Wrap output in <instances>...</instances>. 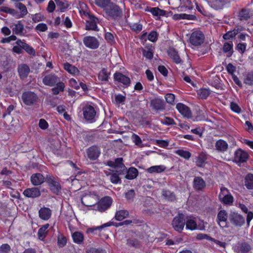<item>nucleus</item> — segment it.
<instances>
[{
  "label": "nucleus",
  "instance_id": "nucleus-14",
  "mask_svg": "<svg viewBox=\"0 0 253 253\" xmlns=\"http://www.w3.org/2000/svg\"><path fill=\"white\" fill-rule=\"evenodd\" d=\"M17 71L21 80L26 79L30 72L29 66L26 64H21L18 66Z\"/></svg>",
  "mask_w": 253,
  "mask_h": 253
},
{
  "label": "nucleus",
  "instance_id": "nucleus-33",
  "mask_svg": "<svg viewBox=\"0 0 253 253\" xmlns=\"http://www.w3.org/2000/svg\"><path fill=\"white\" fill-rule=\"evenodd\" d=\"M138 174V170L136 168H130L128 169L127 174L126 176V178L128 179H133Z\"/></svg>",
  "mask_w": 253,
  "mask_h": 253
},
{
  "label": "nucleus",
  "instance_id": "nucleus-23",
  "mask_svg": "<svg viewBox=\"0 0 253 253\" xmlns=\"http://www.w3.org/2000/svg\"><path fill=\"white\" fill-rule=\"evenodd\" d=\"M31 181L33 185H39L44 181V178L41 173H35L31 176Z\"/></svg>",
  "mask_w": 253,
  "mask_h": 253
},
{
  "label": "nucleus",
  "instance_id": "nucleus-31",
  "mask_svg": "<svg viewBox=\"0 0 253 253\" xmlns=\"http://www.w3.org/2000/svg\"><path fill=\"white\" fill-rule=\"evenodd\" d=\"M13 32L16 35H22L24 30V25L19 21L17 24H13Z\"/></svg>",
  "mask_w": 253,
  "mask_h": 253
},
{
  "label": "nucleus",
  "instance_id": "nucleus-40",
  "mask_svg": "<svg viewBox=\"0 0 253 253\" xmlns=\"http://www.w3.org/2000/svg\"><path fill=\"white\" fill-rule=\"evenodd\" d=\"M150 11L154 15L156 16H164L166 14V11L160 9L158 7L151 8Z\"/></svg>",
  "mask_w": 253,
  "mask_h": 253
},
{
  "label": "nucleus",
  "instance_id": "nucleus-21",
  "mask_svg": "<svg viewBox=\"0 0 253 253\" xmlns=\"http://www.w3.org/2000/svg\"><path fill=\"white\" fill-rule=\"evenodd\" d=\"M98 19L94 16L90 17L89 19L86 21L85 29L87 30H98L97 29V22Z\"/></svg>",
  "mask_w": 253,
  "mask_h": 253
},
{
  "label": "nucleus",
  "instance_id": "nucleus-44",
  "mask_svg": "<svg viewBox=\"0 0 253 253\" xmlns=\"http://www.w3.org/2000/svg\"><path fill=\"white\" fill-rule=\"evenodd\" d=\"M57 244L59 247H64L67 244L66 238L62 234L59 235L57 237Z\"/></svg>",
  "mask_w": 253,
  "mask_h": 253
},
{
  "label": "nucleus",
  "instance_id": "nucleus-45",
  "mask_svg": "<svg viewBox=\"0 0 253 253\" xmlns=\"http://www.w3.org/2000/svg\"><path fill=\"white\" fill-rule=\"evenodd\" d=\"M98 79L101 81L106 82L108 81V74L106 69L101 70L98 74Z\"/></svg>",
  "mask_w": 253,
  "mask_h": 253
},
{
  "label": "nucleus",
  "instance_id": "nucleus-46",
  "mask_svg": "<svg viewBox=\"0 0 253 253\" xmlns=\"http://www.w3.org/2000/svg\"><path fill=\"white\" fill-rule=\"evenodd\" d=\"M112 225V222H109L104 223L101 226H95V227H93L92 228H90L88 229L87 230H88V232L92 233L95 230H102V229L104 228L105 227L110 226Z\"/></svg>",
  "mask_w": 253,
  "mask_h": 253
},
{
  "label": "nucleus",
  "instance_id": "nucleus-5",
  "mask_svg": "<svg viewBox=\"0 0 253 253\" xmlns=\"http://www.w3.org/2000/svg\"><path fill=\"white\" fill-rule=\"evenodd\" d=\"M185 225V220L182 214H178L175 216L172 222V225L174 230L180 232Z\"/></svg>",
  "mask_w": 253,
  "mask_h": 253
},
{
  "label": "nucleus",
  "instance_id": "nucleus-61",
  "mask_svg": "<svg viewBox=\"0 0 253 253\" xmlns=\"http://www.w3.org/2000/svg\"><path fill=\"white\" fill-rule=\"evenodd\" d=\"M143 55L149 59H152L153 57V52L149 49H144L143 50Z\"/></svg>",
  "mask_w": 253,
  "mask_h": 253
},
{
  "label": "nucleus",
  "instance_id": "nucleus-4",
  "mask_svg": "<svg viewBox=\"0 0 253 253\" xmlns=\"http://www.w3.org/2000/svg\"><path fill=\"white\" fill-rule=\"evenodd\" d=\"M205 40L204 35L200 31L193 32L190 38V43L194 46L200 45Z\"/></svg>",
  "mask_w": 253,
  "mask_h": 253
},
{
  "label": "nucleus",
  "instance_id": "nucleus-15",
  "mask_svg": "<svg viewBox=\"0 0 253 253\" xmlns=\"http://www.w3.org/2000/svg\"><path fill=\"white\" fill-rule=\"evenodd\" d=\"M47 182L52 192L55 194H58L61 190V186L59 183L55 180L54 178L49 176L47 178Z\"/></svg>",
  "mask_w": 253,
  "mask_h": 253
},
{
  "label": "nucleus",
  "instance_id": "nucleus-30",
  "mask_svg": "<svg viewBox=\"0 0 253 253\" xmlns=\"http://www.w3.org/2000/svg\"><path fill=\"white\" fill-rule=\"evenodd\" d=\"M233 44L232 42L224 43L223 51L224 53H227V56L228 57H230L233 53Z\"/></svg>",
  "mask_w": 253,
  "mask_h": 253
},
{
  "label": "nucleus",
  "instance_id": "nucleus-16",
  "mask_svg": "<svg viewBox=\"0 0 253 253\" xmlns=\"http://www.w3.org/2000/svg\"><path fill=\"white\" fill-rule=\"evenodd\" d=\"M176 109L183 117L187 118L191 117V111L190 108L185 105L179 103L176 105Z\"/></svg>",
  "mask_w": 253,
  "mask_h": 253
},
{
  "label": "nucleus",
  "instance_id": "nucleus-2",
  "mask_svg": "<svg viewBox=\"0 0 253 253\" xmlns=\"http://www.w3.org/2000/svg\"><path fill=\"white\" fill-rule=\"evenodd\" d=\"M99 200L98 196L94 192H89L85 194L82 198V203L83 205L87 207H93L94 208L96 204Z\"/></svg>",
  "mask_w": 253,
  "mask_h": 253
},
{
  "label": "nucleus",
  "instance_id": "nucleus-19",
  "mask_svg": "<svg viewBox=\"0 0 253 253\" xmlns=\"http://www.w3.org/2000/svg\"><path fill=\"white\" fill-rule=\"evenodd\" d=\"M206 182L201 177H195L193 181V187L197 191L202 190L206 187Z\"/></svg>",
  "mask_w": 253,
  "mask_h": 253
},
{
  "label": "nucleus",
  "instance_id": "nucleus-27",
  "mask_svg": "<svg viewBox=\"0 0 253 253\" xmlns=\"http://www.w3.org/2000/svg\"><path fill=\"white\" fill-rule=\"evenodd\" d=\"M72 237L74 243L80 245L84 240V236L82 233L78 231L75 232L72 234Z\"/></svg>",
  "mask_w": 253,
  "mask_h": 253
},
{
  "label": "nucleus",
  "instance_id": "nucleus-35",
  "mask_svg": "<svg viewBox=\"0 0 253 253\" xmlns=\"http://www.w3.org/2000/svg\"><path fill=\"white\" fill-rule=\"evenodd\" d=\"M128 215L127 211L125 210H120L116 213L115 218L117 220L121 221L126 218Z\"/></svg>",
  "mask_w": 253,
  "mask_h": 253
},
{
  "label": "nucleus",
  "instance_id": "nucleus-3",
  "mask_svg": "<svg viewBox=\"0 0 253 253\" xmlns=\"http://www.w3.org/2000/svg\"><path fill=\"white\" fill-rule=\"evenodd\" d=\"M112 202V200L110 197H105L98 202L93 209L98 210L100 212L104 211L110 207Z\"/></svg>",
  "mask_w": 253,
  "mask_h": 253
},
{
  "label": "nucleus",
  "instance_id": "nucleus-48",
  "mask_svg": "<svg viewBox=\"0 0 253 253\" xmlns=\"http://www.w3.org/2000/svg\"><path fill=\"white\" fill-rule=\"evenodd\" d=\"M110 0H95V4L101 7L107 8V6L110 3Z\"/></svg>",
  "mask_w": 253,
  "mask_h": 253
},
{
  "label": "nucleus",
  "instance_id": "nucleus-60",
  "mask_svg": "<svg viewBox=\"0 0 253 253\" xmlns=\"http://www.w3.org/2000/svg\"><path fill=\"white\" fill-rule=\"evenodd\" d=\"M23 49L25 50V51L29 54L31 55H34L35 54V51L33 48L29 45L28 44L26 43L24 46L23 47Z\"/></svg>",
  "mask_w": 253,
  "mask_h": 253
},
{
  "label": "nucleus",
  "instance_id": "nucleus-56",
  "mask_svg": "<svg viewBox=\"0 0 253 253\" xmlns=\"http://www.w3.org/2000/svg\"><path fill=\"white\" fill-rule=\"evenodd\" d=\"M10 247L7 244H2L0 247V253H9Z\"/></svg>",
  "mask_w": 253,
  "mask_h": 253
},
{
  "label": "nucleus",
  "instance_id": "nucleus-54",
  "mask_svg": "<svg viewBox=\"0 0 253 253\" xmlns=\"http://www.w3.org/2000/svg\"><path fill=\"white\" fill-rule=\"evenodd\" d=\"M238 34V31H230L224 34L223 38L224 40H228L232 39Z\"/></svg>",
  "mask_w": 253,
  "mask_h": 253
},
{
  "label": "nucleus",
  "instance_id": "nucleus-49",
  "mask_svg": "<svg viewBox=\"0 0 253 253\" xmlns=\"http://www.w3.org/2000/svg\"><path fill=\"white\" fill-rule=\"evenodd\" d=\"M235 223L237 225L241 226L245 222L244 218L240 215H235L233 218Z\"/></svg>",
  "mask_w": 253,
  "mask_h": 253
},
{
  "label": "nucleus",
  "instance_id": "nucleus-11",
  "mask_svg": "<svg viewBox=\"0 0 253 253\" xmlns=\"http://www.w3.org/2000/svg\"><path fill=\"white\" fill-rule=\"evenodd\" d=\"M83 114L86 121H92L96 115V111L92 106L87 105L83 108Z\"/></svg>",
  "mask_w": 253,
  "mask_h": 253
},
{
  "label": "nucleus",
  "instance_id": "nucleus-24",
  "mask_svg": "<svg viewBox=\"0 0 253 253\" xmlns=\"http://www.w3.org/2000/svg\"><path fill=\"white\" fill-rule=\"evenodd\" d=\"M228 2V0H211V6L216 10L221 9Z\"/></svg>",
  "mask_w": 253,
  "mask_h": 253
},
{
  "label": "nucleus",
  "instance_id": "nucleus-10",
  "mask_svg": "<svg viewBox=\"0 0 253 253\" xmlns=\"http://www.w3.org/2000/svg\"><path fill=\"white\" fill-rule=\"evenodd\" d=\"M22 98L25 104L27 105H31L37 101L38 97L34 92L28 91L23 94Z\"/></svg>",
  "mask_w": 253,
  "mask_h": 253
},
{
  "label": "nucleus",
  "instance_id": "nucleus-26",
  "mask_svg": "<svg viewBox=\"0 0 253 253\" xmlns=\"http://www.w3.org/2000/svg\"><path fill=\"white\" fill-rule=\"evenodd\" d=\"M49 226V224L47 223L42 226L38 232V236L40 240H43L47 235L48 228Z\"/></svg>",
  "mask_w": 253,
  "mask_h": 253
},
{
  "label": "nucleus",
  "instance_id": "nucleus-25",
  "mask_svg": "<svg viewBox=\"0 0 253 253\" xmlns=\"http://www.w3.org/2000/svg\"><path fill=\"white\" fill-rule=\"evenodd\" d=\"M114 79L125 85H128L130 83V79L129 78L125 76L121 73H116L114 74Z\"/></svg>",
  "mask_w": 253,
  "mask_h": 253
},
{
  "label": "nucleus",
  "instance_id": "nucleus-43",
  "mask_svg": "<svg viewBox=\"0 0 253 253\" xmlns=\"http://www.w3.org/2000/svg\"><path fill=\"white\" fill-rule=\"evenodd\" d=\"M248 153L241 149H238L235 153V158H248Z\"/></svg>",
  "mask_w": 253,
  "mask_h": 253
},
{
  "label": "nucleus",
  "instance_id": "nucleus-13",
  "mask_svg": "<svg viewBox=\"0 0 253 253\" xmlns=\"http://www.w3.org/2000/svg\"><path fill=\"white\" fill-rule=\"evenodd\" d=\"M60 81L59 78L55 74H50L46 75L42 79L44 84L48 86H53Z\"/></svg>",
  "mask_w": 253,
  "mask_h": 253
},
{
  "label": "nucleus",
  "instance_id": "nucleus-9",
  "mask_svg": "<svg viewBox=\"0 0 253 253\" xmlns=\"http://www.w3.org/2000/svg\"><path fill=\"white\" fill-rule=\"evenodd\" d=\"M83 42L87 47L95 49L99 47L98 41L94 37L86 36L83 39Z\"/></svg>",
  "mask_w": 253,
  "mask_h": 253
},
{
  "label": "nucleus",
  "instance_id": "nucleus-7",
  "mask_svg": "<svg viewBox=\"0 0 253 253\" xmlns=\"http://www.w3.org/2000/svg\"><path fill=\"white\" fill-rule=\"evenodd\" d=\"M219 198L221 201L225 204H230L233 200V197L229 193L227 189L225 187L221 188Z\"/></svg>",
  "mask_w": 253,
  "mask_h": 253
},
{
  "label": "nucleus",
  "instance_id": "nucleus-22",
  "mask_svg": "<svg viewBox=\"0 0 253 253\" xmlns=\"http://www.w3.org/2000/svg\"><path fill=\"white\" fill-rule=\"evenodd\" d=\"M39 217L43 220H47L51 215V211L47 208H42L39 211Z\"/></svg>",
  "mask_w": 253,
  "mask_h": 253
},
{
  "label": "nucleus",
  "instance_id": "nucleus-29",
  "mask_svg": "<svg viewBox=\"0 0 253 253\" xmlns=\"http://www.w3.org/2000/svg\"><path fill=\"white\" fill-rule=\"evenodd\" d=\"M168 54L169 56L176 63H180L181 62V59L180 58L177 54V52L173 48H170L168 50Z\"/></svg>",
  "mask_w": 253,
  "mask_h": 253
},
{
  "label": "nucleus",
  "instance_id": "nucleus-58",
  "mask_svg": "<svg viewBox=\"0 0 253 253\" xmlns=\"http://www.w3.org/2000/svg\"><path fill=\"white\" fill-rule=\"evenodd\" d=\"M166 101L169 104H173L174 101L175 96L171 93H168L165 95Z\"/></svg>",
  "mask_w": 253,
  "mask_h": 253
},
{
  "label": "nucleus",
  "instance_id": "nucleus-36",
  "mask_svg": "<svg viewBox=\"0 0 253 253\" xmlns=\"http://www.w3.org/2000/svg\"><path fill=\"white\" fill-rule=\"evenodd\" d=\"M194 17V16L193 15L185 13L175 14L172 16V18L175 20L180 19H193Z\"/></svg>",
  "mask_w": 253,
  "mask_h": 253
},
{
  "label": "nucleus",
  "instance_id": "nucleus-50",
  "mask_svg": "<svg viewBox=\"0 0 253 253\" xmlns=\"http://www.w3.org/2000/svg\"><path fill=\"white\" fill-rule=\"evenodd\" d=\"M176 153L180 157L184 158H189L191 156V153L189 152L182 149L176 151Z\"/></svg>",
  "mask_w": 253,
  "mask_h": 253
},
{
  "label": "nucleus",
  "instance_id": "nucleus-57",
  "mask_svg": "<svg viewBox=\"0 0 253 253\" xmlns=\"http://www.w3.org/2000/svg\"><path fill=\"white\" fill-rule=\"evenodd\" d=\"M240 250L242 253H245L248 252L251 250V247L249 244L246 243H243L240 246Z\"/></svg>",
  "mask_w": 253,
  "mask_h": 253
},
{
  "label": "nucleus",
  "instance_id": "nucleus-37",
  "mask_svg": "<svg viewBox=\"0 0 253 253\" xmlns=\"http://www.w3.org/2000/svg\"><path fill=\"white\" fill-rule=\"evenodd\" d=\"M245 185L249 189H253V174H248L245 177Z\"/></svg>",
  "mask_w": 253,
  "mask_h": 253
},
{
  "label": "nucleus",
  "instance_id": "nucleus-63",
  "mask_svg": "<svg viewBox=\"0 0 253 253\" xmlns=\"http://www.w3.org/2000/svg\"><path fill=\"white\" fill-rule=\"evenodd\" d=\"M39 126L42 129H45L48 126V125L47 122L43 119L40 120Z\"/></svg>",
  "mask_w": 253,
  "mask_h": 253
},
{
  "label": "nucleus",
  "instance_id": "nucleus-55",
  "mask_svg": "<svg viewBox=\"0 0 253 253\" xmlns=\"http://www.w3.org/2000/svg\"><path fill=\"white\" fill-rule=\"evenodd\" d=\"M196 239L199 240L206 239L209 241L214 240V238L210 237L209 235L206 234L199 233L196 236Z\"/></svg>",
  "mask_w": 253,
  "mask_h": 253
},
{
  "label": "nucleus",
  "instance_id": "nucleus-18",
  "mask_svg": "<svg viewBox=\"0 0 253 253\" xmlns=\"http://www.w3.org/2000/svg\"><path fill=\"white\" fill-rule=\"evenodd\" d=\"M23 194L27 197L35 198L40 196L41 192L38 188L33 187L25 190Z\"/></svg>",
  "mask_w": 253,
  "mask_h": 253
},
{
  "label": "nucleus",
  "instance_id": "nucleus-20",
  "mask_svg": "<svg viewBox=\"0 0 253 253\" xmlns=\"http://www.w3.org/2000/svg\"><path fill=\"white\" fill-rule=\"evenodd\" d=\"M86 153L89 158H98L100 154V151L97 146H92L87 149Z\"/></svg>",
  "mask_w": 253,
  "mask_h": 253
},
{
  "label": "nucleus",
  "instance_id": "nucleus-62",
  "mask_svg": "<svg viewBox=\"0 0 253 253\" xmlns=\"http://www.w3.org/2000/svg\"><path fill=\"white\" fill-rule=\"evenodd\" d=\"M162 122L163 124L166 125H170L174 124V120L170 118L169 117H165L162 120Z\"/></svg>",
  "mask_w": 253,
  "mask_h": 253
},
{
  "label": "nucleus",
  "instance_id": "nucleus-28",
  "mask_svg": "<svg viewBox=\"0 0 253 253\" xmlns=\"http://www.w3.org/2000/svg\"><path fill=\"white\" fill-rule=\"evenodd\" d=\"M238 16L241 20H247L253 16V12L250 9H243Z\"/></svg>",
  "mask_w": 253,
  "mask_h": 253
},
{
  "label": "nucleus",
  "instance_id": "nucleus-52",
  "mask_svg": "<svg viewBox=\"0 0 253 253\" xmlns=\"http://www.w3.org/2000/svg\"><path fill=\"white\" fill-rule=\"evenodd\" d=\"M132 139L133 142L139 147H142V141L139 136L135 134H133L132 135Z\"/></svg>",
  "mask_w": 253,
  "mask_h": 253
},
{
  "label": "nucleus",
  "instance_id": "nucleus-32",
  "mask_svg": "<svg viewBox=\"0 0 253 253\" xmlns=\"http://www.w3.org/2000/svg\"><path fill=\"white\" fill-rule=\"evenodd\" d=\"M166 168L162 165L160 166H154L151 167L150 168L147 169L146 171L150 173L156 172L160 173L164 171Z\"/></svg>",
  "mask_w": 253,
  "mask_h": 253
},
{
  "label": "nucleus",
  "instance_id": "nucleus-47",
  "mask_svg": "<svg viewBox=\"0 0 253 253\" xmlns=\"http://www.w3.org/2000/svg\"><path fill=\"white\" fill-rule=\"evenodd\" d=\"M211 93L210 90L207 88H202L199 90L198 95L199 96L203 99L207 98Z\"/></svg>",
  "mask_w": 253,
  "mask_h": 253
},
{
  "label": "nucleus",
  "instance_id": "nucleus-1",
  "mask_svg": "<svg viewBox=\"0 0 253 253\" xmlns=\"http://www.w3.org/2000/svg\"><path fill=\"white\" fill-rule=\"evenodd\" d=\"M186 229L194 230L205 229L204 222L198 217H190L185 221Z\"/></svg>",
  "mask_w": 253,
  "mask_h": 253
},
{
  "label": "nucleus",
  "instance_id": "nucleus-12",
  "mask_svg": "<svg viewBox=\"0 0 253 253\" xmlns=\"http://www.w3.org/2000/svg\"><path fill=\"white\" fill-rule=\"evenodd\" d=\"M107 14L113 18H116L121 16L122 13L120 7L116 5L112 4L108 8H106Z\"/></svg>",
  "mask_w": 253,
  "mask_h": 253
},
{
  "label": "nucleus",
  "instance_id": "nucleus-39",
  "mask_svg": "<svg viewBox=\"0 0 253 253\" xmlns=\"http://www.w3.org/2000/svg\"><path fill=\"white\" fill-rule=\"evenodd\" d=\"M56 84V86L52 89V92L55 95L58 94L60 91H63L65 87L64 83L60 81Z\"/></svg>",
  "mask_w": 253,
  "mask_h": 253
},
{
  "label": "nucleus",
  "instance_id": "nucleus-38",
  "mask_svg": "<svg viewBox=\"0 0 253 253\" xmlns=\"http://www.w3.org/2000/svg\"><path fill=\"white\" fill-rule=\"evenodd\" d=\"M64 69L72 74H76L78 73L79 70L76 67L66 63L64 65Z\"/></svg>",
  "mask_w": 253,
  "mask_h": 253
},
{
  "label": "nucleus",
  "instance_id": "nucleus-8",
  "mask_svg": "<svg viewBox=\"0 0 253 253\" xmlns=\"http://www.w3.org/2000/svg\"><path fill=\"white\" fill-rule=\"evenodd\" d=\"M164 101L160 98L151 99L150 102V106L155 111H162L165 109Z\"/></svg>",
  "mask_w": 253,
  "mask_h": 253
},
{
  "label": "nucleus",
  "instance_id": "nucleus-53",
  "mask_svg": "<svg viewBox=\"0 0 253 253\" xmlns=\"http://www.w3.org/2000/svg\"><path fill=\"white\" fill-rule=\"evenodd\" d=\"M110 180L113 184H117L121 182V179L118 174L116 173H113L110 174Z\"/></svg>",
  "mask_w": 253,
  "mask_h": 253
},
{
  "label": "nucleus",
  "instance_id": "nucleus-51",
  "mask_svg": "<svg viewBox=\"0 0 253 253\" xmlns=\"http://www.w3.org/2000/svg\"><path fill=\"white\" fill-rule=\"evenodd\" d=\"M244 83L249 85L253 84V73H249L246 75L244 79Z\"/></svg>",
  "mask_w": 253,
  "mask_h": 253
},
{
  "label": "nucleus",
  "instance_id": "nucleus-59",
  "mask_svg": "<svg viewBox=\"0 0 253 253\" xmlns=\"http://www.w3.org/2000/svg\"><path fill=\"white\" fill-rule=\"evenodd\" d=\"M158 34L155 31H152L148 36V39L152 42H155L157 40Z\"/></svg>",
  "mask_w": 253,
  "mask_h": 253
},
{
  "label": "nucleus",
  "instance_id": "nucleus-42",
  "mask_svg": "<svg viewBox=\"0 0 253 253\" xmlns=\"http://www.w3.org/2000/svg\"><path fill=\"white\" fill-rule=\"evenodd\" d=\"M162 195L164 197L169 201H173L175 199L174 194L168 190H163Z\"/></svg>",
  "mask_w": 253,
  "mask_h": 253
},
{
  "label": "nucleus",
  "instance_id": "nucleus-41",
  "mask_svg": "<svg viewBox=\"0 0 253 253\" xmlns=\"http://www.w3.org/2000/svg\"><path fill=\"white\" fill-rule=\"evenodd\" d=\"M15 6L20 10L21 16H25L28 13V11L26 6L21 2L16 3Z\"/></svg>",
  "mask_w": 253,
  "mask_h": 253
},
{
  "label": "nucleus",
  "instance_id": "nucleus-17",
  "mask_svg": "<svg viewBox=\"0 0 253 253\" xmlns=\"http://www.w3.org/2000/svg\"><path fill=\"white\" fill-rule=\"evenodd\" d=\"M217 222L220 227L227 226V213L224 210L220 211L217 214Z\"/></svg>",
  "mask_w": 253,
  "mask_h": 253
},
{
  "label": "nucleus",
  "instance_id": "nucleus-6",
  "mask_svg": "<svg viewBox=\"0 0 253 253\" xmlns=\"http://www.w3.org/2000/svg\"><path fill=\"white\" fill-rule=\"evenodd\" d=\"M108 165L114 168L117 172L119 173L125 172L126 168L123 163V159H114L108 162Z\"/></svg>",
  "mask_w": 253,
  "mask_h": 253
},
{
  "label": "nucleus",
  "instance_id": "nucleus-64",
  "mask_svg": "<svg viewBox=\"0 0 253 253\" xmlns=\"http://www.w3.org/2000/svg\"><path fill=\"white\" fill-rule=\"evenodd\" d=\"M36 29L41 32H44L47 29V27L45 24H39L36 27Z\"/></svg>",
  "mask_w": 253,
  "mask_h": 253
},
{
  "label": "nucleus",
  "instance_id": "nucleus-34",
  "mask_svg": "<svg viewBox=\"0 0 253 253\" xmlns=\"http://www.w3.org/2000/svg\"><path fill=\"white\" fill-rule=\"evenodd\" d=\"M215 147L217 150L220 151H224L227 149L228 144L226 142L220 139L216 141Z\"/></svg>",
  "mask_w": 253,
  "mask_h": 253
}]
</instances>
